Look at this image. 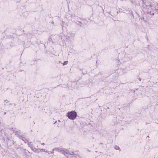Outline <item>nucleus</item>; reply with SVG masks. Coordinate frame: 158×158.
Here are the masks:
<instances>
[{
	"instance_id": "obj_1",
	"label": "nucleus",
	"mask_w": 158,
	"mask_h": 158,
	"mask_svg": "<svg viewBox=\"0 0 158 158\" xmlns=\"http://www.w3.org/2000/svg\"><path fill=\"white\" fill-rule=\"evenodd\" d=\"M77 115V113L76 112L72 111L68 113V116L69 119L72 120H74L76 118Z\"/></svg>"
},
{
	"instance_id": "obj_2",
	"label": "nucleus",
	"mask_w": 158,
	"mask_h": 158,
	"mask_svg": "<svg viewBox=\"0 0 158 158\" xmlns=\"http://www.w3.org/2000/svg\"><path fill=\"white\" fill-rule=\"evenodd\" d=\"M53 150H56L57 151L59 152H62L63 153L65 156H66V154H67L68 153V151L67 150H64L63 149L61 148L58 149L57 148H55L54 149H53Z\"/></svg>"
},
{
	"instance_id": "obj_3",
	"label": "nucleus",
	"mask_w": 158,
	"mask_h": 158,
	"mask_svg": "<svg viewBox=\"0 0 158 158\" xmlns=\"http://www.w3.org/2000/svg\"><path fill=\"white\" fill-rule=\"evenodd\" d=\"M67 157L68 158H75V157L73 155L70 154Z\"/></svg>"
},
{
	"instance_id": "obj_4",
	"label": "nucleus",
	"mask_w": 158,
	"mask_h": 158,
	"mask_svg": "<svg viewBox=\"0 0 158 158\" xmlns=\"http://www.w3.org/2000/svg\"><path fill=\"white\" fill-rule=\"evenodd\" d=\"M114 148L116 150H118L119 149V147L118 146H115L114 147Z\"/></svg>"
},
{
	"instance_id": "obj_5",
	"label": "nucleus",
	"mask_w": 158,
	"mask_h": 158,
	"mask_svg": "<svg viewBox=\"0 0 158 158\" xmlns=\"http://www.w3.org/2000/svg\"><path fill=\"white\" fill-rule=\"evenodd\" d=\"M68 62L67 61H65V62L63 64V65H64L65 64H67Z\"/></svg>"
},
{
	"instance_id": "obj_6",
	"label": "nucleus",
	"mask_w": 158,
	"mask_h": 158,
	"mask_svg": "<svg viewBox=\"0 0 158 158\" xmlns=\"http://www.w3.org/2000/svg\"><path fill=\"white\" fill-rule=\"evenodd\" d=\"M41 151L42 152H43V151H44V152H45V150H44V149H42L41 150Z\"/></svg>"
},
{
	"instance_id": "obj_7",
	"label": "nucleus",
	"mask_w": 158,
	"mask_h": 158,
	"mask_svg": "<svg viewBox=\"0 0 158 158\" xmlns=\"http://www.w3.org/2000/svg\"><path fill=\"white\" fill-rule=\"evenodd\" d=\"M41 144H42V145H44V143H42Z\"/></svg>"
},
{
	"instance_id": "obj_8",
	"label": "nucleus",
	"mask_w": 158,
	"mask_h": 158,
	"mask_svg": "<svg viewBox=\"0 0 158 158\" xmlns=\"http://www.w3.org/2000/svg\"><path fill=\"white\" fill-rule=\"evenodd\" d=\"M139 80L140 81H141V79L140 78H139Z\"/></svg>"
}]
</instances>
